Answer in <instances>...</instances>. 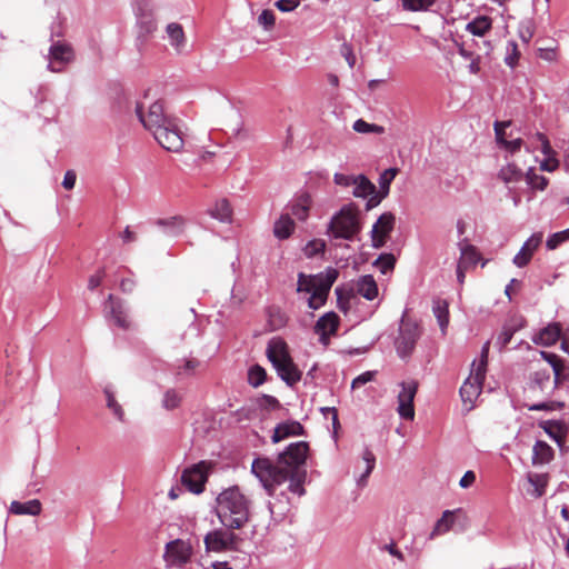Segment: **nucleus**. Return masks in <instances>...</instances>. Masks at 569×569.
<instances>
[{
  "mask_svg": "<svg viewBox=\"0 0 569 569\" xmlns=\"http://www.w3.org/2000/svg\"><path fill=\"white\" fill-rule=\"evenodd\" d=\"M308 451L307 442H293L279 455L277 463L268 458H256L251 465V471L268 495L272 496L278 486L289 480V491L301 497L306 492L303 488L306 471L300 468L307 460Z\"/></svg>",
  "mask_w": 569,
  "mask_h": 569,
  "instance_id": "obj_1",
  "label": "nucleus"
},
{
  "mask_svg": "<svg viewBox=\"0 0 569 569\" xmlns=\"http://www.w3.org/2000/svg\"><path fill=\"white\" fill-rule=\"evenodd\" d=\"M136 112L143 127L152 133L163 149L179 152L183 148V137L178 119L164 112L162 102H153L147 112H143L142 106L138 104Z\"/></svg>",
  "mask_w": 569,
  "mask_h": 569,
  "instance_id": "obj_2",
  "label": "nucleus"
},
{
  "mask_svg": "<svg viewBox=\"0 0 569 569\" xmlns=\"http://www.w3.org/2000/svg\"><path fill=\"white\" fill-rule=\"evenodd\" d=\"M216 501V513L223 527L241 529L247 525L250 519V501L238 487L224 489Z\"/></svg>",
  "mask_w": 569,
  "mask_h": 569,
  "instance_id": "obj_3",
  "label": "nucleus"
},
{
  "mask_svg": "<svg viewBox=\"0 0 569 569\" xmlns=\"http://www.w3.org/2000/svg\"><path fill=\"white\" fill-rule=\"evenodd\" d=\"M338 270L328 268L325 272L315 276L298 274V292L309 293L308 306L310 309H319L325 305L330 288L338 278Z\"/></svg>",
  "mask_w": 569,
  "mask_h": 569,
  "instance_id": "obj_4",
  "label": "nucleus"
},
{
  "mask_svg": "<svg viewBox=\"0 0 569 569\" xmlns=\"http://www.w3.org/2000/svg\"><path fill=\"white\" fill-rule=\"evenodd\" d=\"M488 355L489 342H486L482 347L479 362L476 363V361H473L471 373L460 388V397L467 411L473 408L477 398L481 393L487 372Z\"/></svg>",
  "mask_w": 569,
  "mask_h": 569,
  "instance_id": "obj_5",
  "label": "nucleus"
},
{
  "mask_svg": "<svg viewBox=\"0 0 569 569\" xmlns=\"http://www.w3.org/2000/svg\"><path fill=\"white\" fill-rule=\"evenodd\" d=\"M336 293L338 296L340 310L347 312L350 309L351 303L357 300V296L372 301L378 298L379 289L375 278L371 274H365L355 281L353 288L347 292L346 301L343 299V289L339 287L336 288Z\"/></svg>",
  "mask_w": 569,
  "mask_h": 569,
  "instance_id": "obj_6",
  "label": "nucleus"
},
{
  "mask_svg": "<svg viewBox=\"0 0 569 569\" xmlns=\"http://www.w3.org/2000/svg\"><path fill=\"white\" fill-rule=\"evenodd\" d=\"M237 529L219 528L209 531L203 543L207 552L237 551L242 539L236 533Z\"/></svg>",
  "mask_w": 569,
  "mask_h": 569,
  "instance_id": "obj_7",
  "label": "nucleus"
},
{
  "mask_svg": "<svg viewBox=\"0 0 569 569\" xmlns=\"http://www.w3.org/2000/svg\"><path fill=\"white\" fill-rule=\"evenodd\" d=\"M359 230L357 213L351 207H343L329 223V232L335 238L351 240Z\"/></svg>",
  "mask_w": 569,
  "mask_h": 569,
  "instance_id": "obj_8",
  "label": "nucleus"
},
{
  "mask_svg": "<svg viewBox=\"0 0 569 569\" xmlns=\"http://www.w3.org/2000/svg\"><path fill=\"white\" fill-rule=\"evenodd\" d=\"M193 553L190 540L174 539L166 545L163 560L167 567L183 568L191 561Z\"/></svg>",
  "mask_w": 569,
  "mask_h": 569,
  "instance_id": "obj_9",
  "label": "nucleus"
},
{
  "mask_svg": "<svg viewBox=\"0 0 569 569\" xmlns=\"http://www.w3.org/2000/svg\"><path fill=\"white\" fill-rule=\"evenodd\" d=\"M72 46L64 41H54L48 53V69L52 72H62L74 60Z\"/></svg>",
  "mask_w": 569,
  "mask_h": 569,
  "instance_id": "obj_10",
  "label": "nucleus"
},
{
  "mask_svg": "<svg viewBox=\"0 0 569 569\" xmlns=\"http://www.w3.org/2000/svg\"><path fill=\"white\" fill-rule=\"evenodd\" d=\"M400 391L398 393L397 412L403 419H413V399L417 393L418 383L416 380H407L399 383Z\"/></svg>",
  "mask_w": 569,
  "mask_h": 569,
  "instance_id": "obj_11",
  "label": "nucleus"
},
{
  "mask_svg": "<svg viewBox=\"0 0 569 569\" xmlns=\"http://www.w3.org/2000/svg\"><path fill=\"white\" fill-rule=\"evenodd\" d=\"M208 479V465L201 461L186 469L181 476L182 485L193 493H201Z\"/></svg>",
  "mask_w": 569,
  "mask_h": 569,
  "instance_id": "obj_12",
  "label": "nucleus"
},
{
  "mask_svg": "<svg viewBox=\"0 0 569 569\" xmlns=\"http://www.w3.org/2000/svg\"><path fill=\"white\" fill-rule=\"evenodd\" d=\"M352 184L355 186L353 196L357 198H368L367 209H372L378 206L383 196H380L376 186L371 183L365 176H358L352 180Z\"/></svg>",
  "mask_w": 569,
  "mask_h": 569,
  "instance_id": "obj_13",
  "label": "nucleus"
},
{
  "mask_svg": "<svg viewBox=\"0 0 569 569\" xmlns=\"http://www.w3.org/2000/svg\"><path fill=\"white\" fill-rule=\"evenodd\" d=\"M279 378L288 386L292 387L301 380L302 372L293 362L291 356L286 357L283 360L272 365Z\"/></svg>",
  "mask_w": 569,
  "mask_h": 569,
  "instance_id": "obj_14",
  "label": "nucleus"
},
{
  "mask_svg": "<svg viewBox=\"0 0 569 569\" xmlns=\"http://www.w3.org/2000/svg\"><path fill=\"white\" fill-rule=\"evenodd\" d=\"M279 378L288 386L292 387L301 380L302 372L293 362L291 356L286 357L283 360L272 365Z\"/></svg>",
  "mask_w": 569,
  "mask_h": 569,
  "instance_id": "obj_15",
  "label": "nucleus"
},
{
  "mask_svg": "<svg viewBox=\"0 0 569 569\" xmlns=\"http://www.w3.org/2000/svg\"><path fill=\"white\" fill-rule=\"evenodd\" d=\"M393 224L395 216L392 213L387 212L379 217L371 230L372 242L375 247L379 248L383 246L386 238L393 229Z\"/></svg>",
  "mask_w": 569,
  "mask_h": 569,
  "instance_id": "obj_16",
  "label": "nucleus"
},
{
  "mask_svg": "<svg viewBox=\"0 0 569 569\" xmlns=\"http://www.w3.org/2000/svg\"><path fill=\"white\" fill-rule=\"evenodd\" d=\"M338 326L339 317L335 312H327L318 319L315 332L320 336V341L327 345L329 337L336 333Z\"/></svg>",
  "mask_w": 569,
  "mask_h": 569,
  "instance_id": "obj_17",
  "label": "nucleus"
},
{
  "mask_svg": "<svg viewBox=\"0 0 569 569\" xmlns=\"http://www.w3.org/2000/svg\"><path fill=\"white\" fill-rule=\"evenodd\" d=\"M542 241V234L536 233L532 234L521 247L520 251L516 254L513 258V263L520 268L527 266L531 258L533 252L538 249Z\"/></svg>",
  "mask_w": 569,
  "mask_h": 569,
  "instance_id": "obj_18",
  "label": "nucleus"
},
{
  "mask_svg": "<svg viewBox=\"0 0 569 569\" xmlns=\"http://www.w3.org/2000/svg\"><path fill=\"white\" fill-rule=\"evenodd\" d=\"M449 306L450 302L447 299L436 297L432 300V313L437 320L442 336H446L448 331L450 321Z\"/></svg>",
  "mask_w": 569,
  "mask_h": 569,
  "instance_id": "obj_19",
  "label": "nucleus"
},
{
  "mask_svg": "<svg viewBox=\"0 0 569 569\" xmlns=\"http://www.w3.org/2000/svg\"><path fill=\"white\" fill-rule=\"evenodd\" d=\"M312 206L310 194L301 193L293 198L287 206L289 213L296 217L300 221H306L309 217V211Z\"/></svg>",
  "mask_w": 569,
  "mask_h": 569,
  "instance_id": "obj_20",
  "label": "nucleus"
},
{
  "mask_svg": "<svg viewBox=\"0 0 569 569\" xmlns=\"http://www.w3.org/2000/svg\"><path fill=\"white\" fill-rule=\"evenodd\" d=\"M106 310L110 312L111 319L118 327L122 329H128L130 327V321L128 320L121 301L116 299L112 295H109L108 297Z\"/></svg>",
  "mask_w": 569,
  "mask_h": 569,
  "instance_id": "obj_21",
  "label": "nucleus"
},
{
  "mask_svg": "<svg viewBox=\"0 0 569 569\" xmlns=\"http://www.w3.org/2000/svg\"><path fill=\"white\" fill-rule=\"evenodd\" d=\"M266 356L268 360L273 365L279 360H283L286 357L290 356L289 347L282 338L274 337L270 339L267 345Z\"/></svg>",
  "mask_w": 569,
  "mask_h": 569,
  "instance_id": "obj_22",
  "label": "nucleus"
},
{
  "mask_svg": "<svg viewBox=\"0 0 569 569\" xmlns=\"http://www.w3.org/2000/svg\"><path fill=\"white\" fill-rule=\"evenodd\" d=\"M41 511L42 503L38 499H32L26 502L13 500L9 507V512L16 516H38Z\"/></svg>",
  "mask_w": 569,
  "mask_h": 569,
  "instance_id": "obj_23",
  "label": "nucleus"
},
{
  "mask_svg": "<svg viewBox=\"0 0 569 569\" xmlns=\"http://www.w3.org/2000/svg\"><path fill=\"white\" fill-rule=\"evenodd\" d=\"M303 427L298 421L281 422L276 426L271 437L272 442L278 443L291 436L302 435Z\"/></svg>",
  "mask_w": 569,
  "mask_h": 569,
  "instance_id": "obj_24",
  "label": "nucleus"
},
{
  "mask_svg": "<svg viewBox=\"0 0 569 569\" xmlns=\"http://www.w3.org/2000/svg\"><path fill=\"white\" fill-rule=\"evenodd\" d=\"M170 46L176 52L181 53L187 44V38L181 24L171 22L166 27Z\"/></svg>",
  "mask_w": 569,
  "mask_h": 569,
  "instance_id": "obj_25",
  "label": "nucleus"
},
{
  "mask_svg": "<svg viewBox=\"0 0 569 569\" xmlns=\"http://www.w3.org/2000/svg\"><path fill=\"white\" fill-rule=\"evenodd\" d=\"M561 338V327L559 323H550L541 329L532 339L536 345L552 346Z\"/></svg>",
  "mask_w": 569,
  "mask_h": 569,
  "instance_id": "obj_26",
  "label": "nucleus"
},
{
  "mask_svg": "<svg viewBox=\"0 0 569 569\" xmlns=\"http://www.w3.org/2000/svg\"><path fill=\"white\" fill-rule=\"evenodd\" d=\"M417 336L415 331L409 329H401L400 335L396 340V349L401 358L407 357L412 351L416 345Z\"/></svg>",
  "mask_w": 569,
  "mask_h": 569,
  "instance_id": "obj_27",
  "label": "nucleus"
},
{
  "mask_svg": "<svg viewBox=\"0 0 569 569\" xmlns=\"http://www.w3.org/2000/svg\"><path fill=\"white\" fill-rule=\"evenodd\" d=\"M293 230L295 221L291 219L289 212L282 213L273 226V234L280 240L288 239Z\"/></svg>",
  "mask_w": 569,
  "mask_h": 569,
  "instance_id": "obj_28",
  "label": "nucleus"
},
{
  "mask_svg": "<svg viewBox=\"0 0 569 569\" xmlns=\"http://www.w3.org/2000/svg\"><path fill=\"white\" fill-rule=\"evenodd\" d=\"M201 367V362L196 358H184L178 360L174 365V375L180 378H187L196 375Z\"/></svg>",
  "mask_w": 569,
  "mask_h": 569,
  "instance_id": "obj_29",
  "label": "nucleus"
},
{
  "mask_svg": "<svg viewBox=\"0 0 569 569\" xmlns=\"http://www.w3.org/2000/svg\"><path fill=\"white\" fill-rule=\"evenodd\" d=\"M288 317L284 311L278 307H270L267 310V326L270 331H277L286 327Z\"/></svg>",
  "mask_w": 569,
  "mask_h": 569,
  "instance_id": "obj_30",
  "label": "nucleus"
},
{
  "mask_svg": "<svg viewBox=\"0 0 569 569\" xmlns=\"http://www.w3.org/2000/svg\"><path fill=\"white\" fill-rule=\"evenodd\" d=\"M209 214L223 223H229L232 220V209L228 200H218L209 210Z\"/></svg>",
  "mask_w": 569,
  "mask_h": 569,
  "instance_id": "obj_31",
  "label": "nucleus"
},
{
  "mask_svg": "<svg viewBox=\"0 0 569 569\" xmlns=\"http://www.w3.org/2000/svg\"><path fill=\"white\" fill-rule=\"evenodd\" d=\"M553 458V449L545 441H537L533 446V456L532 463L533 465H545L552 460Z\"/></svg>",
  "mask_w": 569,
  "mask_h": 569,
  "instance_id": "obj_32",
  "label": "nucleus"
},
{
  "mask_svg": "<svg viewBox=\"0 0 569 569\" xmlns=\"http://www.w3.org/2000/svg\"><path fill=\"white\" fill-rule=\"evenodd\" d=\"M460 250L461 256L458 264L466 269L475 267L480 259V254L477 249L471 244L465 243L461 246Z\"/></svg>",
  "mask_w": 569,
  "mask_h": 569,
  "instance_id": "obj_33",
  "label": "nucleus"
},
{
  "mask_svg": "<svg viewBox=\"0 0 569 569\" xmlns=\"http://www.w3.org/2000/svg\"><path fill=\"white\" fill-rule=\"evenodd\" d=\"M157 224L163 228L166 233L177 236L183 230L184 219L180 216H174L166 219H159Z\"/></svg>",
  "mask_w": 569,
  "mask_h": 569,
  "instance_id": "obj_34",
  "label": "nucleus"
},
{
  "mask_svg": "<svg viewBox=\"0 0 569 569\" xmlns=\"http://www.w3.org/2000/svg\"><path fill=\"white\" fill-rule=\"evenodd\" d=\"M455 511L446 510L442 517L436 522L430 537L440 536L448 532L455 523Z\"/></svg>",
  "mask_w": 569,
  "mask_h": 569,
  "instance_id": "obj_35",
  "label": "nucleus"
},
{
  "mask_svg": "<svg viewBox=\"0 0 569 569\" xmlns=\"http://www.w3.org/2000/svg\"><path fill=\"white\" fill-rule=\"evenodd\" d=\"M491 29V19L487 16H480L467 24V30L475 36L482 37Z\"/></svg>",
  "mask_w": 569,
  "mask_h": 569,
  "instance_id": "obj_36",
  "label": "nucleus"
},
{
  "mask_svg": "<svg viewBox=\"0 0 569 569\" xmlns=\"http://www.w3.org/2000/svg\"><path fill=\"white\" fill-rule=\"evenodd\" d=\"M103 392L106 396L108 409L119 421H124V410L122 406L117 401L113 390L110 387H106Z\"/></svg>",
  "mask_w": 569,
  "mask_h": 569,
  "instance_id": "obj_37",
  "label": "nucleus"
},
{
  "mask_svg": "<svg viewBox=\"0 0 569 569\" xmlns=\"http://www.w3.org/2000/svg\"><path fill=\"white\" fill-rule=\"evenodd\" d=\"M541 356L545 360H547L550 363L555 375V383L558 385L562 380V360L556 353H550L546 351H541Z\"/></svg>",
  "mask_w": 569,
  "mask_h": 569,
  "instance_id": "obj_38",
  "label": "nucleus"
},
{
  "mask_svg": "<svg viewBox=\"0 0 569 569\" xmlns=\"http://www.w3.org/2000/svg\"><path fill=\"white\" fill-rule=\"evenodd\" d=\"M182 401L181 393L176 389H168L164 391L161 405L166 410L177 409Z\"/></svg>",
  "mask_w": 569,
  "mask_h": 569,
  "instance_id": "obj_39",
  "label": "nucleus"
},
{
  "mask_svg": "<svg viewBox=\"0 0 569 569\" xmlns=\"http://www.w3.org/2000/svg\"><path fill=\"white\" fill-rule=\"evenodd\" d=\"M266 378L267 372L259 365H254L248 370V382L253 388L261 386L266 381Z\"/></svg>",
  "mask_w": 569,
  "mask_h": 569,
  "instance_id": "obj_40",
  "label": "nucleus"
},
{
  "mask_svg": "<svg viewBox=\"0 0 569 569\" xmlns=\"http://www.w3.org/2000/svg\"><path fill=\"white\" fill-rule=\"evenodd\" d=\"M522 177L521 170L513 163H509L501 168L499 171V178L505 182L519 181Z\"/></svg>",
  "mask_w": 569,
  "mask_h": 569,
  "instance_id": "obj_41",
  "label": "nucleus"
},
{
  "mask_svg": "<svg viewBox=\"0 0 569 569\" xmlns=\"http://www.w3.org/2000/svg\"><path fill=\"white\" fill-rule=\"evenodd\" d=\"M395 263H396V259H395L393 254L385 253V254H381L375 261L373 264L382 274H387L393 270Z\"/></svg>",
  "mask_w": 569,
  "mask_h": 569,
  "instance_id": "obj_42",
  "label": "nucleus"
},
{
  "mask_svg": "<svg viewBox=\"0 0 569 569\" xmlns=\"http://www.w3.org/2000/svg\"><path fill=\"white\" fill-rule=\"evenodd\" d=\"M231 136L234 139L243 140L249 137V131L244 126V121L239 114H236V119L230 123Z\"/></svg>",
  "mask_w": 569,
  "mask_h": 569,
  "instance_id": "obj_43",
  "label": "nucleus"
},
{
  "mask_svg": "<svg viewBox=\"0 0 569 569\" xmlns=\"http://www.w3.org/2000/svg\"><path fill=\"white\" fill-rule=\"evenodd\" d=\"M352 128H353V130L356 132H359V133H377V134H381V133L385 132L383 127L378 126V124H373V123H368L367 121H365L362 119L356 120L353 126H352Z\"/></svg>",
  "mask_w": 569,
  "mask_h": 569,
  "instance_id": "obj_44",
  "label": "nucleus"
},
{
  "mask_svg": "<svg viewBox=\"0 0 569 569\" xmlns=\"http://www.w3.org/2000/svg\"><path fill=\"white\" fill-rule=\"evenodd\" d=\"M396 176H397V169H393V168L387 169L380 174V178H379L380 191L378 193L380 196H383V198L388 194L390 183L392 182V180L395 179Z\"/></svg>",
  "mask_w": 569,
  "mask_h": 569,
  "instance_id": "obj_45",
  "label": "nucleus"
},
{
  "mask_svg": "<svg viewBox=\"0 0 569 569\" xmlns=\"http://www.w3.org/2000/svg\"><path fill=\"white\" fill-rule=\"evenodd\" d=\"M527 182L531 188L537 190H545L548 186V179L545 176L538 174L535 170L530 169L527 173Z\"/></svg>",
  "mask_w": 569,
  "mask_h": 569,
  "instance_id": "obj_46",
  "label": "nucleus"
},
{
  "mask_svg": "<svg viewBox=\"0 0 569 569\" xmlns=\"http://www.w3.org/2000/svg\"><path fill=\"white\" fill-rule=\"evenodd\" d=\"M362 459L366 462V471L359 478V480H358L359 483L366 482L367 478L370 476V473L372 472V470L375 469V466H376V457L371 450L366 449L363 451Z\"/></svg>",
  "mask_w": 569,
  "mask_h": 569,
  "instance_id": "obj_47",
  "label": "nucleus"
},
{
  "mask_svg": "<svg viewBox=\"0 0 569 569\" xmlns=\"http://www.w3.org/2000/svg\"><path fill=\"white\" fill-rule=\"evenodd\" d=\"M569 240V229L551 234L547 240V248L555 250L558 246Z\"/></svg>",
  "mask_w": 569,
  "mask_h": 569,
  "instance_id": "obj_48",
  "label": "nucleus"
},
{
  "mask_svg": "<svg viewBox=\"0 0 569 569\" xmlns=\"http://www.w3.org/2000/svg\"><path fill=\"white\" fill-rule=\"evenodd\" d=\"M377 376V371H366L356 377L351 382V389H358L362 386H365L368 382H371L375 380Z\"/></svg>",
  "mask_w": 569,
  "mask_h": 569,
  "instance_id": "obj_49",
  "label": "nucleus"
},
{
  "mask_svg": "<svg viewBox=\"0 0 569 569\" xmlns=\"http://www.w3.org/2000/svg\"><path fill=\"white\" fill-rule=\"evenodd\" d=\"M259 407L267 409V410H277L281 407L279 400L269 395H263L258 399Z\"/></svg>",
  "mask_w": 569,
  "mask_h": 569,
  "instance_id": "obj_50",
  "label": "nucleus"
},
{
  "mask_svg": "<svg viewBox=\"0 0 569 569\" xmlns=\"http://www.w3.org/2000/svg\"><path fill=\"white\" fill-rule=\"evenodd\" d=\"M258 22L266 30H270L276 22L274 13L271 10H263L258 17Z\"/></svg>",
  "mask_w": 569,
  "mask_h": 569,
  "instance_id": "obj_51",
  "label": "nucleus"
},
{
  "mask_svg": "<svg viewBox=\"0 0 569 569\" xmlns=\"http://www.w3.org/2000/svg\"><path fill=\"white\" fill-rule=\"evenodd\" d=\"M325 250V242L322 240L309 241L305 247V253L308 257H313Z\"/></svg>",
  "mask_w": 569,
  "mask_h": 569,
  "instance_id": "obj_52",
  "label": "nucleus"
},
{
  "mask_svg": "<svg viewBox=\"0 0 569 569\" xmlns=\"http://www.w3.org/2000/svg\"><path fill=\"white\" fill-rule=\"evenodd\" d=\"M302 0H278L274 6L281 12H291L299 7Z\"/></svg>",
  "mask_w": 569,
  "mask_h": 569,
  "instance_id": "obj_53",
  "label": "nucleus"
},
{
  "mask_svg": "<svg viewBox=\"0 0 569 569\" xmlns=\"http://www.w3.org/2000/svg\"><path fill=\"white\" fill-rule=\"evenodd\" d=\"M402 7L408 11L425 10L427 0H401Z\"/></svg>",
  "mask_w": 569,
  "mask_h": 569,
  "instance_id": "obj_54",
  "label": "nucleus"
},
{
  "mask_svg": "<svg viewBox=\"0 0 569 569\" xmlns=\"http://www.w3.org/2000/svg\"><path fill=\"white\" fill-rule=\"evenodd\" d=\"M379 549L381 551H387L389 552L392 557H396L398 558L399 560H403V555L402 552L398 549L397 545L395 541H391L390 543H386L383 546H380Z\"/></svg>",
  "mask_w": 569,
  "mask_h": 569,
  "instance_id": "obj_55",
  "label": "nucleus"
},
{
  "mask_svg": "<svg viewBox=\"0 0 569 569\" xmlns=\"http://www.w3.org/2000/svg\"><path fill=\"white\" fill-rule=\"evenodd\" d=\"M561 407H562V403L549 401V402H541V403L533 405V406L529 407V409L535 410V411H541V410H556V409H560Z\"/></svg>",
  "mask_w": 569,
  "mask_h": 569,
  "instance_id": "obj_56",
  "label": "nucleus"
},
{
  "mask_svg": "<svg viewBox=\"0 0 569 569\" xmlns=\"http://www.w3.org/2000/svg\"><path fill=\"white\" fill-rule=\"evenodd\" d=\"M546 157L547 158L541 162V169L549 172L555 171L559 166V161L555 158V154Z\"/></svg>",
  "mask_w": 569,
  "mask_h": 569,
  "instance_id": "obj_57",
  "label": "nucleus"
},
{
  "mask_svg": "<svg viewBox=\"0 0 569 569\" xmlns=\"http://www.w3.org/2000/svg\"><path fill=\"white\" fill-rule=\"evenodd\" d=\"M76 180H77V174L73 170H68L66 173H64V177H63V180H62V187L66 189V190H71L74 188V184H76Z\"/></svg>",
  "mask_w": 569,
  "mask_h": 569,
  "instance_id": "obj_58",
  "label": "nucleus"
},
{
  "mask_svg": "<svg viewBox=\"0 0 569 569\" xmlns=\"http://www.w3.org/2000/svg\"><path fill=\"white\" fill-rule=\"evenodd\" d=\"M104 278V270H98L94 274L89 278L88 288L94 290L98 288Z\"/></svg>",
  "mask_w": 569,
  "mask_h": 569,
  "instance_id": "obj_59",
  "label": "nucleus"
},
{
  "mask_svg": "<svg viewBox=\"0 0 569 569\" xmlns=\"http://www.w3.org/2000/svg\"><path fill=\"white\" fill-rule=\"evenodd\" d=\"M537 139L540 141V150L545 156L555 154L548 138L543 133H537Z\"/></svg>",
  "mask_w": 569,
  "mask_h": 569,
  "instance_id": "obj_60",
  "label": "nucleus"
},
{
  "mask_svg": "<svg viewBox=\"0 0 569 569\" xmlns=\"http://www.w3.org/2000/svg\"><path fill=\"white\" fill-rule=\"evenodd\" d=\"M513 336L512 329L505 328L502 332L499 335L497 342L499 343L500 348L503 349L507 347V345L511 341V338Z\"/></svg>",
  "mask_w": 569,
  "mask_h": 569,
  "instance_id": "obj_61",
  "label": "nucleus"
},
{
  "mask_svg": "<svg viewBox=\"0 0 569 569\" xmlns=\"http://www.w3.org/2000/svg\"><path fill=\"white\" fill-rule=\"evenodd\" d=\"M510 124V122H496L495 131L497 141L502 144L507 139L505 138V129Z\"/></svg>",
  "mask_w": 569,
  "mask_h": 569,
  "instance_id": "obj_62",
  "label": "nucleus"
},
{
  "mask_svg": "<svg viewBox=\"0 0 569 569\" xmlns=\"http://www.w3.org/2000/svg\"><path fill=\"white\" fill-rule=\"evenodd\" d=\"M476 481V473L471 470L467 471L459 481L461 488H469Z\"/></svg>",
  "mask_w": 569,
  "mask_h": 569,
  "instance_id": "obj_63",
  "label": "nucleus"
},
{
  "mask_svg": "<svg viewBox=\"0 0 569 569\" xmlns=\"http://www.w3.org/2000/svg\"><path fill=\"white\" fill-rule=\"evenodd\" d=\"M522 140L520 138H517L515 140H506L502 146L509 150L510 152H516L521 148Z\"/></svg>",
  "mask_w": 569,
  "mask_h": 569,
  "instance_id": "obj_64",
  "label": "nucleus"
}]
</instances>
